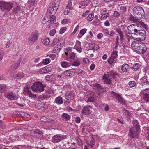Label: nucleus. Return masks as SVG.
Wrapping results in <instances>:
<instances>
[{
    "label": "nucleus",
    "instance_id": "obj_34",
    "mask_svg": "<svg viewBox=\"0 0 149 149\" xmlns=\"http://www.w3.org/2000/svg\"><path fill=\"white\" fill-rule=\"evenodd\" d=\"M53 76L52 75H47L46 77V80L51 81H54L55 79L54 78L53 79H52Z\"/></svg>",
    "mask_w": 149,
    "mask_h": 149
},
{
    "label": "nucleus",
    "instance_id": "obj_47",
    "mask_svg": "<svg viewBox=\"0 0 149 149\" xmlns=\"http://www.w3.org/2000/svg\"><path fill=\"white\" fill-rule=\"evenodd\" d=\"M24 77V74L22 72L19 73L17 75V79H21Z\"/></svg>",
    "mask_w": 149,
    "mask_h": 149
},
{
    "label": "nucleus",
    "instance_id": "obj_29",
    "mask_svg": "<svg viewBox=\"0 0 149 149\" xmlns=\"http://www.w3.org/2000/svg\"><path fill=\"white\" fill-rule=\"evenodd\" d=\"M72 70V69H70L66 70L63 72V74L64 75L67 76H70L72 74L71 72Z\"/></svg>",
    "mask_w": 149,
    "mask_h": 149
},
{
    "label": "nucleus",
    "instance_id": "obj_49",
    "mask_svg": "<svg viewBox=\"0 0 149 149\" xmlns=\"http://www.w3.org/2000/svg\"><path fill=\"white\" fill-rule=\"evenodd\" d=\"M50 60L48 58H46L43 60V63L45 64H47L49 63Z\"/></svg>",
    "mask_w": 149,
    "mask_h": 149
},
{
    "label": "nucleus",
    "instance_id": "obj_35",
    "mask_svg": "<svg viewBox=\"0 0 149 149\" xmlns=\"http://www.w3.org/2000/svg\"><path fill=\"white\" fill-rule=\"evenodd\" d=\"M6 87L5 84L0 85V91L1 93H2L5 91L6 89Z\"/></svg>",
    "mask_w": 149,
    "mask_h": 149
},
{
    "label": "nucleus",
    "instance_id": "obj_17",
    "mask_svg": "<svg viewBox=\"0 0 149 149\" xmlns=\"http://www.w3.org/2000/svg\"><path fill=\"white\" fill-rule=\"evenodd\" d=\"M144 90L147 92L148 93L144 95L143 98L145 101L147 102H149V89H146Z\"/></svg>",
    "mask_w": 149,
    "mask_h": 149
},
{
    "label": "nucleus",
    "instance_id": "obj_16",
    "mask_svg": "<svg viewBox=\"0 0 149 149\" xmlns=\"http://www.w3.org/2000/svg\"><path fill=\"white\" fill-rule=\"evenodd\" d=\"M103 78H104V82L107 84H110L111 82V79L109 77H107V74H104L103 76Z\"/></svg>",
    "mask_w": 149,
    "mask_h": 149
},
{
    "label": "nucleus",
    "instance_id": "obj_63",
    "mask_svg": "<svg viewBox=\"0 0 149 149\" xmlns=\"http://www.w3.org/2000/svg\"><path fill=\"white\" fill-rule=\"evenodd\" d=\"M35 0H31L29 1L28 3L29 4H30L31 5H34L35 2Z\"/></svg>",
    "mask_w": 149,
    "mask_h": 149
},
{
    "label": "nucleus",
    "instance_id": "obj_39",
    "mask_svg": "<svg viewBox=\"0 0 149 149\" xmlns=\"http://www.w3.org/2000/svg\"><path fill=\"white\" fill-rule=\"evenodd\" d=\"M96 100L93 97H91L88 98L86 102H95Z\"/></svg>",
    "mask_w": 149,
    "mask_h": 149
},
{
    "label": "nucleus",
    "instance_id": "obj_24",
    "mask_svg": "<svg viewBox=\"0 0 149 149\" xmlns=\"http://www.w3.org/2000/svg\"><path fill=\"white\" fill-rule=\"evenodd\" d=\"M40 71L42 73H46L50 72V70L47 67H45L40 69Z\"/></svg>",
    "mask_w": 149,
    "mask_h": 149
},
{
    "label": "nucleus",
    "instance_id": "obj_10",
    "mask_svg": "<svg viewBox=\"0 0 149 149\" xmlns=\"http://www.w3.org/2000/svg\"><path fill=\"white\" fill-rule=\"evenodd\" d=\"M38 37V36L37 33H32L29 38V42L31 44L34 43L37 40Z\"/></svg>",
    "mask_w": 149,
    "mask_h": 149
},
{
    "label": "nucleus",
    "instance_id": "obj_23",
    "mask_svg": "<svg viewBox=\"0 0 149 149\" xmlns=\"http://www.w3.org/2000/svg\"><path fill=\"white\" fill-rule=\"evenodd\" d=\"M42 42L45 45H48L50 42V40L48 38H46L42 40Z\"/></svg>",
    "mask_w": 149,
    "mask_h": 149
},
{
    "label": "nucleus",
    "instance_id": "obj_15",
    "mask_svg": "<svg viewBox=\"0 0 149 149\" xmlns=\"http://www.w3.org/2000/svg\"><path fill=\"white\" fill-rule=\"evenodd\" d=\"M112 95L117 99V100L119 102L122 104L124 103V100L122 99L120 95L116 94L114 92H112Z\"/></svg>",
    "mask_w": 149,
    "mask_h": 149
},
{
    "label": "nucleus",
    "instance_id": "obj_21",
    "mask_svg": "<svg viewBox=\"0 0 149 149\" xmlns=\"http://www.w3.org/2000/svg\"><path fill=\"white\" fill-rule=\"evenodd\" d=\"M88 4V2L82 1L79 4V8H80L84 9L87 6Z\"/></svg>",
    "mask_w": 149,
    "mask_h": 149
},
{
    "label": "nucleus",
    "instance_id": "obj_12",
    "mask_svg": "<svg viewBox=\"0 0 149 149\" xmlns=\"http://www.w3.org/2000/svg\"><path fill=\"white\" fill-rule=\"evenodd\" d=\"M91 107L90 105H87L84 106L83 109L81 113L82 114L85 115H88L91 113L90 110Z\"/></svg>",
    "mask_w": 149,
    "mask_h": 149
},
{
    "label": "nucleus",
    "instance_id": "obj_13",
    "mask_svg": "<svg viewBox=\"0 0 149 149\" xmlns=\"http://www.w3.org/2000/svg\"><path fill=\"white\" fill-rule=\"evenodd\" d=\"M74 93L71 91H67L65 94V98L67 100H72L74 98Z\"/></svg>",
    "mask_w": 149,
    "mask_h": 149
},
{
    "label": "nucleus",
    "instance_id": "obj_5",
    "mask_svg": "<svg viewBox=\"0 0 149 149\" xmlns=\"http://www.w3.org/2000/svg\"><path fill=\"white\" fill-rule=\"evenodd\" d=\"M133 12L135 15H137V16L139 18L143 17L145 15L144 11L143 8L141 7L137 6L134 7L133 9Z\"/></svg>",
    "mask_w": 149,
    "mask_h": 149
},
{
    "label": "nucleus",
    "instance_id": "obj_14",
    "mask_svg": "<svg viewBox=\"0 0 149 149\" xmlns=\"http://www.w3.org/2000/svg\"><path fill=\"white\" fill-rule=\"evenodd\" d=\"M107 77H109L111 79L113 78L115 80H116L117 77L118 76V74L116 72L112 71L108 72L107 74Z\"/></svg>",
    "mask_w": 149,
    "mask_h": 149
},
{
    "label": "nucleus",
    "instance_id": "obj_42",
    "mask_svg": "<svg viewBox=\"0 0 149 149\" xmlns=\"http://www.w3.org/2000/svg\"><path fill=\"white\" fill-rule=\"evenodd\" d=\"M7 97L10 100H13L15 99V96L12 94L9 93L7 95Z\"/></svg>",
    "mask_w": 149,
    "mask_h": 149
},
{
    "label": "nucleus",
    "instance_id": "obj_4",
    "mask_svg": "<svg viewBox=\"0 0 149 149\" xmlns=\"http://www.w3.org/2000/svg\"><path fill=\"white\" fill-rule=\"evenodd\" d=\"M44 87L41 83L39 82H35L31 87L33 91L36 92H40L44 90Z\"/></svg>",
    "mask_w": 149,
    "mask_h": 149
},
{
    "label": "nucleus",
    "instance_id": "obj_8",
    "mask_svg": "<svg viewBox=\"0 0 149 149\" xmlns=\"http://www.w3.org/2000/svg\"><path fill=\"white\" fill-rule=\"evenodd\" d=\"M58 7L57 6H56L55 3H53L49 8L47 12V14L49 15L50 16L51 15H50V14H54L56 11Z\"/></svg>",
    "mask_w": 149,
    "mask_h": 149
},
{
    "label": "nucleus",
    "instance_id": "obj_1",
    "mask_svg": "<svg viewBox=\"0 0 149 149\" xmlns=\"http://www.w3.org/2000/svg\"><path fill=\"white\" fill-rule=\"evenodd\" d=\"M132 33L133 34L137 36L138 37L137 39H140L141 40H145L146 37V34L144 30L141 29V27L139 26L136 27L132 28Z\"/></svg>",
    "mask_w": 149,
    "mask_h": 149
},
{
    "label": "nucleus",
    "instance_id": "obj_52",
    "mask_svg": "<svg viewBox=\"0 0 149 149\" xmlns=\"http://www.w3.org/2000/svg\"><path fill=\"white\" fill-rule=\"evenodd\" d=\"M93 3L97 4L96 6H95L99 5L101 3L100 1L99 0H94L93 1Z\"/></svg>",
    "mask_w": 149,
    "mask_h": 149
},
{
    "label": "nucleus",
    "instance_id": "obj_11",
    "mask_svg": "<svg viewBox=\"0 0 149 149\" xmlns=\"http://www.w3.org/2000/svg\"><path fill=\"white\" fill-rule=\"evenodd\" d=\"M147 49L146 46L143 44L138 48H135V51L138 53L142 54L146 52Z\"/></svg>",
    "mask_w": 149,
    "mask_h": 149
},
{
    "label": "nucleus",
    "instance_id": "obj_43",
    "mask_svg": "<svg viewBox=\"0 0 149 149\" xmlns=\"http://www.w3.org/2000/svg\"><path fill=\"white\" fill-rule=\"evenodd\" d=\"M117 51H115L112 52V55L111 57L117 58Z\"/></svg>",
    "mask_w": 149,
    "mask_h": 149
},
{
    "label": "nucleus",
    "instance_id": "obj_25",
    "mask_svg": "<svg viewBox=\"0 0 149 149\" xmlns=\"http://www.w3.org/2000/svg\"><path fill=\"white\" fill-rule=\"evenodd\" d=\"M139 67V64L138 63H136L134 64L133 66L130 67V68L133 71H136L138 69Z\"/></svg>",
    "mask_w": 149,
    "mask_h": 149
},
{
    "label": "nucleus",
    "instance_id": "obj_48",
    "mask_svg": "<svg viewBox=\"0 0 149 149\" xmlns=\"http://www.w3.org/2000/svg\"><path fill=\"white\" fill-rule=\"evenodd\" d=\"M66 28L65 27H62L61 28L59 32L60 34H62L64 33L66 30Z\"/></svg>",
    "mask_w": 149,
    "mask_h": 149
},
{
    "label": "nucleus",
    "instance_id": "obj_3",
    "mask_svg": "<svg viewBox=\"0 0 149 149\" xmlns=\"http://www.w3.org/2000/svg\"><path fill=\"white\" fill-rule=\"evenodd\" d=\"M13 5L12 3L6 2L3 1H0V8L4 12H8L10 10Z\"/></svg>",
    "mask_w": 149,
    "mask_h": 149
},
{
    "label": "nucleus",
    "instance_id": "obj_62",
    "mask_svg": "<svg viewBox=\"0 0 149 149\" xmlns=\"http://www.w3.org/2000/svg\"><path fill=\"white\" fill-rule=\"evenodd\" d=\"M11 42L10 41H8L7 42L6 45V47L7 48H8L11 45Z\"/></svg>",
    "mask_w": 149,
    "mask_h": 149
},
{
    "label": "nucleus",
    "instance_id": "obj_20",
    "mask_svg": "<svg viewBox=\"0 0 149 149\" xmlns=\"http://www.w3.org/2000/svg\"><path fill=\"white\" fill-rule=\"evenodd\" d=\"M126 36L127 40L129 44H130V43L131 44L132 43V42H133L132 41V40H135V38H134V37L132 36L127 35Z\"/></svg>",
    "mask_w": 149,
    "mask_h": 149
},
{
    "label": "nucleus",
    "instance_id": "obj_6",
    "mask_svg": "<svg viewBox=\"0 0 149 149\" xmlns=\"http://www.w3.org/2000/svg\"><path fill=\"white\" fill-rule=\"evenodd\" d=\"M64 136L61 134H57L54 136L52 138V142L56 143L61 141L65 139Z\"/></svg>",
    "mask_w": 149,
    "mask_h": 149
},
{
    "label": "nucleus",
    "instance_id": "obj_59",
    "mask_svg": "<svg viewBox=\"0 0 149 149\" xmlns=\"http://www.w3.org/2000/svg\"><path fill=\"white\" fill-rule=\"evenodd\" d=\"M89 11L88 10L86 11L84 13L82 14V16L83 17H86L89 13Z\"/></svg>",
    "mask_w": 149,
    "mask_h": 149
},
{
    "label": "nucleus",
    "instance_id": "obj_2",
    "mask_svg": "<svg viewBox=\"0 0 149 149\" xmlns=\"http://www.w3.org/2000/svg\"><path fill=\"white\" fill-rule=\"evenodd\" d=\"M134 127L130 129L129 133V136L132 138H136L138 137L139 129V125H138V122H136L134 124Z\"/></svg>",
    "mask_w": 149,
    "mask_h": 149
},
{
    "label": "nucleus",
    "instance_id": "obj_27",
    "mask_svg": "<svg viewBox=\"0 0 149 149\" xmlns=\"http://www.w3.org/2000/svg\"><path fill=\"white\" fill-rule=\"evenodd\" d=\"M94 87L96 88L100 91L103 92L104 91V88L101 86L97 83H96L94 85Z\"/></svg>",
    "mask_w": 149,
    "mask_h": 149
},
{
    "label": "nucleus",
    "instance_id": "obj_58",
    "mask_svg": "<svg viewBox=\"0 0 149 149\" xmlns=\"http://www.w3.org/2000/svg\"><path fill=\"white\" fill-rule=\"evenodd\" d=\"M70 55V56L69 57V59H74L75 58V54L74 53L71 54Z\"/></svg>",
    "mask_w": 149,
    "mask_h": 149
},
{
    "label": "nucleus",
    "instance_id": "obj_56",
    "mask_svg": "<svg viewBox=\"0 0 149 149\" xmlns=\"http://www.w3.org/2000/svg\"><path fill=\"white\" fill-rule=\"evenodd\" d=\"M80 64V63L79 62L74 61L72 65L73 66H79Z\"/></svg>",
    "mask_w": 149,
    "mask_h": 149
},
{
    "label": "nucleus",
    "instance_id": "obj_45",
    "mask_svg": "<svg viewBox=\"0 0 149 149\" xmlns=\"http://www.w3.org/2000/svg\"><path fill=\"white\" fill-rule=\"evenodd\" d=\"M88 145L90 148H92L95 145V142L93 141H91L88 144Z\"/></svg>",
    "mask_w": 149,
    "mask_h": 149
},
{
    "label": "nucleus",
    "instance_id": "obj_50",
    "mask_svg": "<svg viewBox=\"0 0 149 149\" xmlns=\"http://www.w3.org/2000/svg\"><path fill=\"white\" fill-rule=\"evenodd\" d=\"M56 33V30L54 29L50 31L49 34L51 36H52L54 35Z\"/></svg>",
    "mask_w": 149,
    "mask_h": 149
},
{
    "label": "nucleus",
    "instance_id": "obj_19",
    "mask_svg": "<svg viewBox=\"0 0 149 149\" xmlns=\"http://www.w3.org/2000/svg\"><path fill=\"white\" fill-rule=\"evenodd\" d=\"M121 69L123 72H127L129 69V65L128 64H124L122 65Z\"/></svg>",
    "mask_w": 149,
    "mask_h": 149
},
{
    "label": "nucleus",
    "instance_id": "obj_22",
    "mask_svg": "<svg viewBox=\"0 0 149 149\" xmlns=\"http://www.w3.org/2000/svg\"><path fill=\"white\" fill-rule=\"evenodd\" d=\"M20 61L19 60L16 63H15L11 67L12 69L13 70H14L20 66Z\"/></svg>",
    "mask_w": 149,
    "mask_h": 149
},
{
    "label": "nucleus",
    "instance_id": "obj_36",
    "mask_svg": "<svg viewBox=\"0 0 149 149\" xmlns=\"http://www.w3.org/2000/svg\"><path fill=\"white\" fill-rule=\"evenodd\" d=\"M21 7L20 6H18L16 8H15L13 11V13H19L21 11Z\"/></svg>",
    "mask_w": 149,
    "mask_h": 149
},
{
    "label": "nucleus",
    "instance_id": "obj_18",
    "mask_svg": "<svg viewBox=\"0 0 149 149\" xmlns=\"http://www.w3.org/2000/svg\"><path fill=\"white\" fill-rule=\"evenodd\" d=\"M55 102L58 105L62 104L63 102V98L60 96H59L55 99Z\"/></svg>",
    "mask_w": 149,
    "mask_h": 149
},
{
    "label": "nucleus",
    "instance_id": "obj_30",
    "mask_svg": "<svg viewBox=\"0 0 149 149\" xmlns=\"http://www.w3.org/2000/svg\"><path fill=\"white\" fill-rule=\"evenodd\" d=\"M117 60V59L116 58L110 57V58L108 60V62L110 64H112L115 63Z\"/></svg>",
    "mask_w": 149,
    "mask_h": 149
},
{
    "label": "nucleus",
    "instance_id": "obj_64",
    "mask_svg": "<svg viewBox=\"0 0 149 149\" xmlns=\"http://www.w3.org/2000/svg\"><path fill=\"white\" fill-rule=\"evenodd\" d=\"M75 121L77 123H79L80 121V118L79 117H76L75 119Z\"/></svg>",
    "mask_w": 149,
    "mask_h": 149
},
{
    "label": "nucleus",
    "instance_id": "obj_26",
    "mask_svg": "<svg viewBox=\"0 0 149 149\" xmlns=\"http://www.w3.org/2000/svg\"><path fill=\"white\" fill-rule=\"evenodd\" d=\"M62 116L65 121L69 120L70 118V116L65 113H63L62 114Z\"/></svg>",
    "mask_w": 149,
    "mask_h": 149
},
{
    "label": "nucleus",
    "instance_id": "obj_38",
    "mask_svg": "<svg viewBox=\"0 0 149 149\" xmlns=\"http://www.w3.org/2000/svg\"><path fill=\"white\" fill-rule=\"evenodd\" d=\"M136 83L134 81H130L128 83V85L130 88L134 87L136 86Z\"/></svg>",
    "mask_w": 149,
    "mask_h": 149
},
{
    "label": "nucleus",
    "instance_id": "obj_44",
    "mask_svg": "<svg viewBox=\"0 0 149 149\" xmlns=\"http://www.w3.org/2000/svg\"><path fill=\"white\" fill-rule=\"evenodd\" d=\"M129 19L130 20L132 21H137L138 19H137L136 17H135L132 15L130 17Z\"/></svg>",
    "mask_w": 149,
    "mask_h": 149
},
{
    "label": "nucleus",
    "instance_id": "obj_7",
    "mask_svg": "<svg viewBox=\"0 0 149 149\" xmlns=\"http://www.w3.org/2000/svg\"><path fill=\"white\" fill-rule=\"evenodd\" d=\"M135 40L133 41V42L131 44L132 47L133 48L135 51V48H138V47H139V46H141L142 44H143L142 42V41L140 39H137V38H135Z\"/></svg>",
    "mask_w": 149,
    "mask_h": 149
},
{
    "label": "nucleus",
    "instance_id": "obj_53",
    "mask_svg": "<svg viewBox=\"0 0 149 149\" xmlns=\"http://www.w3.org/2000/svg\"><path fill=\"white\" fill-rule=\"evenodd\" d=\"M57 38H56V37L55 38V39H54V41H53L51 45L52 46H54L58 42V39H57Z\"/></svg>",
    "mask_w": 149,
    "mask_h": 149
},
{
    "label": "nucleus",
    "instance_id": "obj_57",
    "mask_svg": "<svg viewBox=\"0 0 149 149\" xmlns=\"http://www.w3.org/2000/svg\"><path fill=\"white\" fill-rule=\"evenodd\" d=\"M86 29H84L80 31V33L82 35H84L86 32Z\"/></svg>",
    "mask_w": 149,
    "mask_h": 149
},
{
    "label": "nucleus",
    "instance_id": "obj_60",
    "mask_svg": "<svg viewBox=\"0 0 149 149\" xmlns=\"http://www.w3.org/2000/svg\"><path fill=\"white\" fill-rule=\"evenodd\" d=\"M65 42V40L63 38V39H62V40H61V41L60 42V45H61L62 47L63 45L64 44ZM60 47H61V46H60Z\"/></svg>",
    "mask_w": 149,
    "mask_h": 149
},
{
    "label": "nucleus",
    "instance_id": "obj_9",
    "mask_svg": "<svg viewBox=\"0 0 149 149\" xmlns=\"http://www.w3.org/2000/svg\"><path fill=\"white\" fill-rule=\"evenodd\" d=\"M31 135L36 138H39L40 136H43V133L42 131L39 130H33L31 131Z\"/></svg>",
    "mask_w": 149,
    "mask_h": 149
},
{
    "label": "nucleus",
    "instance_id": "obj_61",
    "mask_svg": "<svg viewBox=\"0 0 149 149\" xmlns=\"http://www.w3.org/2000/svg\"><path fill=\"white\" fill-rule=\"evenodd\" d=\"M47 56L51 58V59L52 60L54 59L55 57L54 55L53 54H49L47 55Z\"/></svg>",
    "mask_w": 149,
    "mask_h": 149
},
{
    "label": "nucleus",
    "instance_id": "obj_28",
    "mask_svg": "<svg viewBox=\"0 0 149 149\" xmlns=\"http://www.w3.org/2000/svg\"><path fill=\"white\" fill-rule=\"evenodd\" d=\"M116 32L119 34L121 40H123V35L121 29L120 28L117 29H116Z\"/></svg>",
    "mask_w": 149,
    "mask_h": 149
},
{
    "label": "nucleus",
    "instance_id": "obj_32",
    "mask_svg": "<svg viewBox=\"0 0 149 149\" xmlns=\"http://www.w3.org/2000/svg\"><path fill=\"white\" fill-rule=\"evenodd\" d=\"M66 8L69 9V10H72L73 8L72 4L71 1H69L66 6Z\"/></svg>",
    "mask_w": 149,
    "mask_h": 149
},
{
    "label": "nucleus",
    "instance_id": "obj_51",
    "mask_svg": "<svg viewBox=\"0 0 149 149\" xmlns=\"http://www.w3.org/2000/svg\"><path fill=\"white\" fill-rule=\"evenodd\" d=\"M4 55V52L3 49H0V60L2 59Z\"/></svg>",
    "mask_w": 149,
    "mask_h": 149
},
{
    "label": "nucleus",
    "instance_id": "obj_33",
    "mask_svg": "<svg viewBox=\"0 0 149 149\" xmlns=\"http://www.w3.org/2000/svg\"><path fill=\"white\" fill-rule=\"evenodd\" d=\"M59 45L58 44L54 48L53 50V52L54 53H57L59 52L61 49V48L59 47Z\"/></svg>",
    "mask_w": 149,
    "mask_h": 149
},
{
    "label": "nucleus",
    "instance_id": "obj_46",
    "mask_svg": "<svg viewBox=\"0 0 149 149\" xmlns=\"http://www.w3.org/2000/svg\"><path fill=\"white\" fill-rule=\"evenodd\" d=\"M94 15L91 14H89L87 17V19L88 20L91 21H92Z\"/></svg>",
    "mask_w": 149,
    "mask_h": 149
},
{
    "label": "nucleus",
    "instance_id": "obj_41",
    "mask_svg": "<svg viewBox=\"0 0 149 149\" xmlns=\"http://www.w3.org/2000/svg\"><path fill=\"white\" fill-rule=\"evenodd\" d=\"M120 10L123 14H124L127 11L126 8L125 6H121L120 7Z\"/></svg>",
    "mask_w": 149,
    "mask_h": 149
},
{
    "label": "nucleus",
    "instance_id": "obj_31",
    "mask_svg": "<svg viewBox=\"0 0 149 149\" xmlns=\"http://www.w3.org/2000/svg\"><path fill=\"white\" fill-rule=\"evenodd\" d=\"M61 66L63 68H67L70 66V65L68 62L63 61L61 63Z\"/></svg>",
    "mask_w": 149,
    "mask_h": 149
},
{
    "label": "nucleus",
    "instance_id": "obj_40",
    "mask_svg": "<svg viewBox=\"0 0 149 149\" xmlns=\"http://www.w3.org/2000/svg\"><path fill=\"white\" fill-rule=\"evenodd\" d=\"M94 46H95V43H90L89 45V47H87V49H88V50H93L94 49Z\"/></svg>",
    "mask_w": 149,
    "mask_h": 149
},
{
    "label": "nucleus",
    "instance_id": "obj_54",
    "mask_svg": "<svg viewBox=\"0 0 149 149\" xmlns=\"http://www.w3.org/2000/svg\"><path fill=\"white\" fill-rule=\"evenodd\" d=\"M70 10H69V9L68 8H66L64 10V14L65 15H68V14L70 12Z\"/></svg>",
    "mask_w": 149,
    "mask_h": 149
},
{
    "label": "nucleus",
    "instance_id": "obj_55",
    "mask_svg": "<svg viewBox=\"0 0 149 149\" xmlns=\"http://www.w3.org/2000/svg\"><path fill=\"white\" fill-rule=\"evenodd\" d=\"M120 15V13L118 12L117 11H114L113 15L114 17L118 18L119 16Z\"/></svg>",
    "mask_w": 149,
    "mask_h": 149
},
{
    "label": "nucleus",
    "instance_id": "obj_37",
    "mask_svg": "<svg viewBox=\"0 0 149 149\" xmlns=\"http://www.w3.org/2000/svg\"><path fill=\"white\" fill-rule=\"evenodd\" d=\"M102 14L101 17L102 19H105L109 16V14L108 13H104L103 12H102Z\"/></svg>",
    "mask_w": 149,
    "mask_h": 149
}]
</instances>
